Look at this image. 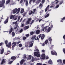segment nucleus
<instances>
[{
	"mask_svg": "<svg viewBox=\"0 0 65 65\" xmlns=\"http://www.w3.org/2000/svg\"><path fill=\"white\" fill-rule=\"evenodd\" d=\"M19 47H22V44H19Z\"/></svg>",
	"mask_w": 65,
	"mask_h": 65,
	"instance_id": "obj_54",
	"label": "nucleus"
},
{
	"mask_svg": "<svg viewBox=\"0 0 65 65\" xmlns=\"http://www.w3.org/2000/svg\"><path fill=\"white\" fill-rule=\"evenodd\" d=\"M57 62H59L60 63H62V61L61 59H59L57 60Z\"/></svg>",
	"mask_w": 65,
	"mask_h": 65,
	"instance_id": "obj_22",
	"label": "nucleus"
},
{
	"mask_svg": "<svg viewBox=\"0 0 65 65\" xmlns=\"http://www.w3.org/2000/svg\"><path fill=\"white\" fill-rule=\"evenodd\" d=\"M18 25L16 26V27H14V29L15 30L17 28H18Z\"/></svg>",
	"mask_w": 65,
	"mask_h": 65,
	"instance_id": "obj_53",
	"label": "nucleus"
},
{
	"mask_svg": "<svg viewBox=\"0 0 65 65\" xmlns=\"http://www.w3.org/2000/svg\"><path fill=\"white\" fill-rule=\"evenodd\" d=\"M36 9H33V14H34L35 12V11H36Z\"/></svg>",
	"mask_w": 65,
	"mask_h": 65,
	"instance_id": "obj_45",
	"label": "nucleus"
},
{
	"mask_svg": "<svg viewBox=\"0 0 65 65\" xmlns=\"http://www.w3.org/2000/svg\"><path fill=\"white\" fill-rule=\"evenodd\" d=\"M10 2V0H8L7 1L6 3V4H8Z\"/></svg>",
	"mask_w": 65,
	"mask_h": 65,
	"instance_id": "obj_27",
	"label": "nucleus"
},
{
	"mask_svg": "<svg viewBox=\"0 0 65 65\" xmlns=\"http://www.w3.org/2000/svg\"><path fill=\"white\" fill-rule=\"evenodd\" d=\"M3 6H4V4L1 3L0 4V7H2Z\"/></svg>",
	"mask_w": 65,
	"mask_h": 65,
	"instance_id": "obj_36",
	"label": "nucleus"
},
{
	"mask_svg": "<svg viewBox=\"0 0 65 65\" xmlns=\"http://www.w3.org/2000/svg\"><path fill=\"white\" fill-rule=\"evenodd\" d=\"M36 37V36L35 35L34 36L32 37V38H31V40H34V39Z\"/></svg>",
	"mask_w": 65,
	"mask_h": 65,
	"instance_id": "obj_18",
	"label": "nucleus"
},
{
	"mask_svg": "<svg viewBox=\"0 0 65 65\" xmlns=\"http://www.w3.org/2000/svg\"><path fill=\"white\" fill-rule=\"evenodd\" d=\"M23 31V28H22L19 31V33H22Z\"/></svg>",
	"mask_w": 65,
	"mask_h": 65,
	"instance_id": "obj_32",
	"label": "nucleus"
},
{
	"mask_svg": "<svg viewBox=\"0 0 65 65\" xmlns=\"http://www.w3.org/2000/svg\"><path fill=\"white\" fill-rule=\"evenodd\" d=\"M33 42H34V41L32 40L29 42V47H32V46H33V44L34 43Z\"/></svg>",
	"mask_w": 65,
	"mask_h": 65,
	"instance_id": "obj_7",
	"label": "nucleus"
},
{
	"mask_svg": "<svg viewBox=\"0 0 65 65\" xmlns=\"http://www.w3.org/2000/svg\"><path fill=\"white\" fill-rule=\"evenodd\" d=\"M26 35V37H29V34H28Z\"/></svg>",
	"mask_w": 65,
	"mask_h": 65,
	"instance_id": "obj_55",
	"label": "nucleus"
},
{
	"mask_svg": "<svg viewBox=\"0 0 65 65\" xmlns=\"http://www.w3.org/2000/svg\"><path fill=\"white\" fill-rule=\"evenodd\" d=\"M33 1V2L34 3V2H35V1H36V0H30L29 2V3L30 4H31V2H32V1Z\"/></svg>",
	"mask_w": 65,
	"mask_h": 65,
	"instance_id": "obj_26",
	"label": "nucleus"
},
{
	"mask_svg": "<svg viewBox=\"0 0 65 65\" xmlns=\"http://www.w3.org/2000/svg\"><path fill=\"white\" fill-rule=\"evenodd\" d=\"M17 18H18V16H16L15 18H14V20H17Z\"/></svg>",
	"mask_w": 65,
	"mask_h": 65,
	"instance_id": "obj_49",
	"label": "nucleus"
},
{
	"mask_svg": "<svg viewBox=\"0 0 65 65\" xmlns=\"http://www.w3.org/2000/svg\"><path fill=\"white\" fill-rule=\"evenodd\" d=\"M34 61H35V60L34 59V57H32V58L31 59L32 62H34Z\"/></svg>",
	"mask_w": 65,
	"mask_h": 65,
	"instance_id": "obj_40",
	"label": "nucleus"
},
{
	"mask_svg": "<svg viewBox=\"0 0 65 65\" xmlns=\"http://www.w3.org/2000/svg\"><path fill=\"white\" fill-rule=\"evenodd\" d=\"M44 43H45V44H47V43H48V40H46L45 42H44Z\"/></svg>",
	"mask_w": 65,
	"mask_h": 65,
	"instance_id": "obj_39",
	"label": "nucleus"
},
{
	"mask_svg": "<svg viewBox=\"0 0 65 65\" xmlns=\"http://www.w3.org/2000/svg\"><path fill=\"white\" fill-rule=\"evenodd\" d=\"M4 48H2L1 52V54H3V53H4Z\"/></svg>",
	"mask_w": 65,
	"mask_h": 65,
	"instance_id": "obj_23",
	"label": "nucleus"
},
{
	"mask_svg": "<svg viewBox=\"0 0 65 65\" xmlns=\"http://www.w3.org/2000/svg\"><path fill=\"white\" fill-rule=\"evenodd\" d=\"M34 58L35 61H37L38 60V59L37 58Z\"/></svg>",
	"mask_w": 65,
	"mask_h": 65,
	"instance_id": "obj_63",
	"label": "nucleus"
},
{
	"mask_svg": "<svg viewBox=\"0 0 65 65\" xmlns=\"http://www.w3.org/2000/svg\"><path fill=\"white\" fill-rule=\"evenodd\" d=\"M31 57L32 56L31 55H29L27 58V60H30V59H31Z\"/></svg>",
	"mask_w": 65,
	"mask_h": 65,
	"instance_id": "obj_17",
	"label": "nucleus"
},
{
	"mask_svg": "<svg viewBox=\"0 0 65 65\" xmlns=\"http://www.w3.org/2000/svg\"><path fill=\"white\" fill-rule=\"evenodd\" d=\"M31 20H32V18H31L28 19L27 21L26 22V25H28V24H30V22L31 21Z\"/></svg>",
	"mask_w": 65,
	"mask_h": 65,
	"instance_id": "obj_5",
	"label": "nucleus"
},
{
	"mask_svg": "<svg viewBox=\"0 0 65 65\" xmlns=\"http://www.w3.org/2000/svg\"><path fill=\"white\" fill-rule=\"evenodd\" d=\"M8 19H9V17H7V18L4 22V23L5 24H7V23H8Z\"/></svg>",
	"mask_w": 65,
	"mask_h": 65,
	"instance_id": "obj_11",
	"label": "nucleus"
},
{
	"mask_svg": "<svg viewBox=\"0 0 65 65\" xmlns=\"http://www.w3.org/2000/svg\"><path fill=\"white\" fill-rule=\"evenodd\" d=\"M34 52H39V50L38 49H36L35 50H34Z\"/></svg>",
	"mask_w": 65,
	"mask_h": 65,
	"instance_id": "obj_48",
	"label": "nucleus"
},
{
	"mask_svg": "<svg viewBox=\"0 0 65 65\" xmlns=\"http://www.w3.org/2000/svg\"><path fill=\"white\" fill-rule=\"evenodd\" d=\"M63 3V1H61L60 2V3H59V5H61V4H62Z\"/></svg>",
	"mask_w": 65,
	"mask_h": 65,
	"instance_id": "obj_38",
	"label": "nucleus"
},
{
	"mask_svg": "<svg viewBox=\"0 0 65 65\" xmlns=\"http://www.w3.org/2000/svg\"><path fill=\"white\" fill-rule=\"evenodd\" d=\"M1 3L3 4H4L5 3V0H2V2H1Z\"/></svg>",
	"mask_w": 65,
	"mask_h": 65,
	"instance_id": "obj_30",
	"label": "nucleus"
},
{
	"mask_svg": "<svg viewBox=\"0 0 65 65\" xmlns=\"http://www.w3.org/2000/svg\"><path fill=\"white\" fill-rule=\"evenodd\" d=\"M33 13V11H30L28 13L29 15H31Z\"/></svg>",
	"mask_w": 65,
	"mask_h": 65,
	"instance_id": "obj_24",
	"label": "nucleus"
},
{
	"mask_svg": "<svg viewBox=\"0 0 65 65\" xmlns=\"http://www.w3.org/2000/svg\"><path fill=\"white\" fill-rule=\"evenodd\" d=\"M45 59L46 60H47V59H49V57L48 56H46L45 57Z\"/></svg>",
	"mask_w": 65,
	"mask_h": 65,
	"instance_id": "obj_58",
	"label": "nucleus"
},
{
	"mask_svg": "<svg viewBox=\"0 0 65 65\" xmlns=\"http://www.w3.org/2000/svg\"><path fill=\"white\" fill-rule=\"evenodd\" d=\"M34 56H37V57H40V52H34Z\"/></svg>",
	"mask_w": 65,
	"mask_h": 65,
	"instance_id": "obj_4",
	"label": "nucleus"
},
{
	"mask_svg": "<svg viewBox=\"0 0 65 65\" xmlns=\"http://www.w3.org/2000/svg\"><path fill=\"white\" fill-rule=\"evenodd\" d=\"M12 37H14L15 36V33L14 32H12Z\"/></svg>",
	"mask_w": 65,
	"mask_h": 65,
	"instance_id": "obj_33",
	"label": "nucleus"
},
{
	"mask_svg": "<svg viewBox=\"0 0 65 65\" xmlns=\"http://www.w3.org/2000/svg\"><path fill=\"white\" fill-rule=\"evenodd\" d=\"M63 63L64 64H65V60L64 59L63 61Z\"/></svg>",
	"mask_w": 65,
	"mask_h": 65,
	"instance_id": "obj_60",
	"label": "nucleus"
},
{
	"mask_svg": "<svg viewBox=\"0 0 65 65\" xmlns=\"http://www.w3.org/2000/svg\"><path fill=\"white\" fill-rule=\"evenodd\" d=\"M47 27H48V26H46V27H44V29H45V30H47Z\"/></svg>",
	"mask_w": 65,
	"mask_h": 65,
	"instance_id": "obj_52",
	"label": "nucleus"
},
{
	"mask_svg": "<svg viewBox=\"0 0 65 65\" xmlns=\"http://www.w3.org/2000/svg\"><path fill=\"white\" fill-rule=\"evenodd\" d=\"M51 53L52 55H55L56 56H57V53L56 52H54L53 51H51Z\"/></svg>",
	"mask_w": 65,
	"mask_h": 65,
	"instance_id": "obj_10",
	"label": "nucleus"
},
{
	"mask_svg": "<svg viewBox=\"0 0 65 65\" xmlns=\"http://www.w3.org/2000/svg\"><path fill=\"white\" fill-rule=\"evenodd\" d=\"M10 54V51H8L7 52V54H6V55H8V54Z\"/></svg>",
	"mask_w": 65,
	"mask_h": 65,
	"instance_id": "obj_42",
	"label": "nucleus"
},
{
	"mask_svg": "<svg viewBox=\"0 0 65 65\" xmlns=\"http://www.w3.org/2000/svg\"><path fill=\"white\" fill-rule=\"evenodd\" d=\"M13 24H14L15 25H17V22H13Z\"/></svg>",
	"mask_w": 65,
	"mask_h": 65,
	"instance_id": "obj_61",
	"label": "nucleus"
},
{
	"mask_svg": "<svg viewBox=\"0 0 65 65\" xmlns=\"http://www.w3.org/2000/svg\"><path fill=\"white\" fill-rule=\"evenodd\" d=\"M5 62H5V60L3 59L1 63V64H4V63H5Z\"/></svg>",
	"mask_w": 65,
	"mask_h": 65,
	"instance_id": "obj_20",
	"label": "nucleus"
},
{
	"mask_svg": "<svg viewBox=\"0 0 65 65\" xmlns=\"http://www.w3.org/2000/svg\"><path fill=\"white\" fill-rule=\"evenodd\" d=\"M45 2V0H42L41 1V3L42 4H43Z\"/></svg>",
	"mask_w": 65,
	"mask_h": 65,
	"instance_id": "obj_50",
	"label": "nucleus"
},
{
	"mask_svg": "<svg viewBox=\"0 0 65 65\" xmlns=\"http://www.w3.org/2000/svg\"><path fill=\"white\" fill-rule=\"evenodd\" d=\"M14 16H13V15H11L10 17V19H12L13 18H14Z\"/></svg>",
	"mask_w": 65,
	"mask_h": 65,
	"instance_id": "obj_47",
	"label": "nucleus"
},
{
	"mask_svg": "<svg viewBox=\"0 0 65 65\" xmlns=\"http://www.w3.org/2000/svg\"><path fill=\"white\" fill-rule=\"evenodd\" d=\"M29 28V26H27L25 27L24 28V30H26L28 29Z\"/></svg>",
	"mask_w": 65,
	"mask_h": 65,
	"instance_id": "obj_13",
	"label": "nucleus"
},
{
	"mask_svg": "<svg viewBox=\"0 0 65 65\" xmlns=\"http://www.w3.org/2000/svg\"><path fill=\"white\" fill-rule=\"evenodd\" d=\"M28 1L27 0L26 1V6H27V5H28Z\"/></svg>",
	"mask_w": 65,
	"mask_h": 65,
	"instance_id": "obj_43",
	"label": "nucleus"
},
{
	"mask_svg": "<svg viewBox=\"0 0 65 65\" xmlns=\"http://www.w3.org/2000/svg\"><path fill=\"white\" fill-rule=\"evenodd\" d=\"M59 7V5H57L55 7V8H57Z\"/></svg>",
	"mask_w": 65,
	"mask_h": 65,
	"instance_id": "obj_51",
	"label": "nucleus"
},
{
	"mask_svg": "<svg viewBox=\"0 0 65 65\" xmlns=\"http://www.w3.org/2000/svg\"><path fill=\"white\" fill-rule=\"evenodd\" d=\"M48 40L49 41H50V43L51 44V45H52L51 47H52L54 45H52V41H53V39H52V37H50L48 38Z\"/></svg>",
	"mask_w": 65,
	"mask_h": 65,
	"instance_id": "obj_8",
	"label": "nucleus"
},
{
	"mask_svg": "<svg viewBox=\"0 0 65 65\" xmlns=\"http://www.w3.org/2000/svg\"><path fill=\"white\" fill-rule=\"evenodd\" d=\"M20 18H21V16H20V15L19 16H18V20H17V21H18V22H19V21H20Z\"/></svg>",
	"mask_w": 65,
	"mask_h": 65,
	"instance_id": "obj_34",
	"label": "nucleus"
},
{
	"mask_svg": "<svg viewBox=\"0 0 65 65\" xmlns=\"http://www.w3.org/2000/svg\"><path fill=\"white\" fill-rule=\"evenodd\" d=\"M30 34L31 35H33V34H34V31H32L31 32H30Z\"/></svg>",
	"mask_w": 65,
	"mask_h": 65,
	"instance_id": "obj_31",
	"label": "nucleus"
},
{
	"mask_svg": "<svg viewBox=\"0 0 65 65\" xmlns=\"http://www.w3.org/2000/svg\"><path fill=\"white\" fill-rule=\"evenodd\" d=\"M48 62L49 64H53V62H52V60L51 59L49 60L48 61Z\"/></svg>",
	"mask_w": 65,
	"mask_h": 65,
	"instance_id": "obj_16",
	"label": "nucleus"
},
{
	"mask_svg": "<svg viewBox=\"0 0 65 65\" xmlns=\"http://www.w3.org/2000/svg\"><path fill=\"white\" fill-rule=\"evenodd\" d=\"M45 54H43L41 55L40 59L41 60H43V59H45Z\"/></svg>",
	"mask_w": 65,
	"mask_h": 65,
	"instance_id": "obj_6",
	"label": "nucleus"
},
{
	"mask_svg": "<svg viewBox=\"0 0 65 65\" xmlns=\"http://www.w3.org/2000/svg\"><path fill=\"white\" fill-rule=\"evenodd\" d=\"M63 39H65V35H64L63 36Z\"/></svg>",
	"mask_w": 65,
	"mask_h": 65,
	"instance_id": "obj_64",
	"label": "nucleus"
},
{
	"mask_svg": "<svg viewBox=\"0 0 65 65\" xmlns=\"http://www.w3.org/2000/svg\"><path fill=\"white\" fill-rule=\"evenodd\" d=\"M40 33V30H37L36 31V34H39Z\"/></svg>",
	"mask_w": 65,
	"mask_h": 65,
	"instance_id": "obj_15",
	"label": "nucleus"
},
{
	"mask_svg": "<svg viewBox=\"0 0 65 65\" xmlns=\"http://www.w3.org/2000/svg\"><path fill=\"white\" fill-rule=\"evenodd\" d=\"M34 23V20H32L31 23H30V25H32V24Z\"/></svg>",
	"mask_w": 65,
	"mask_h": 65,
	"instance_id": "obj_41",
	"label": "nucleus"
},
{
	"mask_svg": "<svg viewBox=\"0 0 65 65\" xmlns=\"http://www.w3.org/2000/svg\"><path fill=\"white\" fill-rule=\"evenodd\" d=\"M49 7H50V5H48L45 9V12H46L47 11V9H48Z\"/></svg>",
	"mask_w": 65,
	"mask_h": 65,
	"instance_id": "obj_21",
	"label": "nucleus"
},
{
	"mask_svg": "<svg viewBox=\"0 0 65 65\" xmlns=\"http://www.w3.org/2000/svg\"><path fill=\"white\" fill-rule=\"evenodd\" d=\"M43 5H42V3H40L39 5V7H40L41 8L42 7Z\"/></svg>",
	"mask_w": 65,
	"mask_h": 65,
	"instance_id": "obj_44",
	"label": "nucleus"
},
{
	"mask_svg": "<svg viewBox=\"0 0 65 65\" xmlns=\"http://www.w3.org/2000/svg\"><path fill=\"white\" fill-rule=\"evenodd\" d=\"M37 38H36L35 40H39V38H38V36L37 37Z\"/></svg>",
	"mask_w": 65,
	"mask_h": 65,
	"instance_id": "obj_37",
	"label": "nucleus"
},
{
	"mask_svg": "<svg viewBox=\"0 0 65 65\" xmlns=\"http://www.w3.org/2000/svg\"><path fill=\"white\" fill-rule=\"evenodd\" d=\"M23 1H24L23 0H21V1L20 2V3L21 4V3H22L23 2Z\"/></svg>",
	"mask_w": 65,
	"mask_h": 65,
	"instance_id": "obj_59",
	"label": "nucleus"
},
{
	"mask_svg": "<svg viewBox=\"0 0 65 65\" xmlns=\"http://www.w3.org/2000/svg\"><path fill=\"white\" fill-rule=\"evenodd\" d=\"M51 29H52V28H51L50 27H49L48 28L47 30V33H48V32H49L51 30Z\"/></svg>",
	"mask_w": 65,
	"mask_h": 65,
	"instance_id": "obj_19",
	"label": "nucleus"
},
{
	"mask_svg": "<svg viewBox=\"0 0 65 65\" xmlns=\"http://www.w3.org/2000/svg\"><path fill=\"white\" fill-rule=\"evenodd\" d=\"M12 30H13V28L12 27H11L10 30L9 31V34H10L12 32Z\"/></svg>",
	"mask_w": 65,
	"mask_h": 65,
	"instance_id": "obj_14",
	"label": "nucleus"
},
{
	"mask_svg": "<svg viewBox=\"0 0 65 65\" xmlns=\"http://www.w3.org/2000/svg\"><path fill=\"white\" fill-rule=\"evenodd\" d=\"M23 58L24 59H25L26 58V55L25 54H24L23 56Z\"/></svg>",
	"mask_w": 65,
	"mask_h": 65,
	"instance_id": "obj_46",
	"label": "nucleus"
},
{
	"mask_svg": "<svg viewBox=\"0 0 65 65\" xmlns=\"http://www.w3.org/2000/svg\"><path fill=\"white\" fill-rule=\"evenodd\" d=\"M53 25H52V24H50L48 26V27H51V28H53Z\"/></svg>",
	"mask_w": 65,
	"mask_h": 65,
	"instance_id": "obj_28",
	"label": "nucleus"
},
{
	"mask_svg": "<svg viewBox=\"0 0 65 65\" xmlns=\"http://www.w3.org/2000/svg\"><path fill=\"white\" fill-rule=\"evenodd\" d=\"M13 62V61H10L9 62V64H11Z\"/></svg>",
	"mask_w": 65,
	"mask_h": 65,
	"instance_id": "obj_56",
	"label": "nucleus"
},
{
	"mask_svg": "<svg viewBox=\"0 0 65 65\" xmlns=\"http://www.w3.org/2000/svg\"><path fill=\"white\" fill-rule=\"evenodd\" d=\"M27 39V38L25 37H24L23 38V40H25V39Z\"/></svg>",
	"mask_w": 65,
	"mask_h": 65,
	"instance_id": "obj_57",
	"label": "nucleus"
},
{
	"mask_svg": "<svg viewBox=\"0 0 65 65\" xmlns=\"http://www.w3.org/2000/svg\"><path fill=\"white\" fill-rule=\"evenodd\" d=\"M24 9H22L21 10V13H22L24 12Z\"/></svg>",
	"mask_w": 65,
	"mask_h": 65,
	"instance_id": "obj_35",
	"label": "nucleus"
},
{
	"mask_svg": "<svg viewBox=\"0 0 65 65\" xmlns=\"http://www.w3.org/2000/svg\"><path fill=\"white\" fill-rule=\"evenodd\" d=\"M20 10H21V8H18V9H17V8L14 9H13V13L14 14L16 13L18 11L17 13V14H18V13H19V12H20Z\"/></svg>",
	"mask_w": 65,
	"mask_h": 65,
	"instance_id": "obj_1",
	"label": "nucleus"
},
{
	"mask_svg": "<svg viewBox=\"0 0 65 65\" xmlns=\"http://www.w3.org/2000/svg\"><path fill=\"white\" fill-rule=\"evenodd\" d=\"M38 37L39 38H41V40L42 41L45 37V35L44 34H40L39 35Z\"/></svg>",
	"mask_w": 65,
	"mask_h": 65,
	"instance_id": "obj_3",
	"label": "nucleus"
},
{
	"mask_svg": "<svg viewBox=\"0 0 65 65\" xmlns=\"http://www.w3.org/2000/svg\"><path fill=\"white\" fill-rule=\"evenodd\" d=\"M16 58L15 56H13L11 57V60H13V61H14V60H15L16 59Z\"/></svg>",
	"mask_w": 65,
	"mask_h": 65,
	"instance_id": "obj_12",
	"label": "nucleus"
},
{
	"mask_svg": "<svg viewBox=\"0 0 65 65\" xmlns=\"http://www.w3.org/2000/svg\"><path fill=\"white\" fill-rule=\"evenodd\" d=\"M8 43V41L7 40H6L5 41V44L6 45V46L7 47H8V48H10V47H11V42H9L8 44H7Z\"/></svg>",
	"mask_w": 65,
	"mask_h": 65,
	"instance_id": "obj_2",
	"label": "nucleus"
},
{
	"mask_svg": "<svg viewBox=\"0 0 65 65\" xmlns=\"http://www.w3.org/2000/svg\"><path fill=\"white\" fill-rule=\"evenodd\" d=\"M13 45L12 47V48H14V47L17 44V42H13L12 44V45H13Z\"/></svg>",
	"mask_w": 65,
	"mask_h": 65,
	"instance_id": "obj_9",
	"label": "nucleus"
},
{
	"mask_svg": "<svg viewBox=\"0 0 65 65\" xmlns=\"http://www.w3.org/2000/svg\"><path fill=\"white\" fill-rule=\"evenodd\" d=\"M24 62H25V60L24 59H22L21 60V61L20 62V63L21 64H23V63H24Z\"/></svg>",
	"mask_w": 65,
	"mask_h": 65,
	"instance_id": "obj_25",
	"label": "nucleus"
},
{
	"mask_svg": "<svg viewBox=\"0 0 65 65\" xmlns=\"http://www.w3.org/2000/svg\"><path fill=\"white\" fill-rule=\"evenodd\" d=\"M50 16V14L48 13L45 16V18H47V17H48Z\"/></svg>",
	"mask_w": 65,
	"mask_h": 65,
	"instance_id": "obj_29",
	"label": "nucleus"
},
{
	"mask_svg": "<svg viewBox=\"0 0 65 65\" xmlns=\"http://www.w3.org/2000/svg\"><path fill=\"white\" fill-rule=\"evenodd\" d=\"M37 65H42V64H41V63H37Z\"/></svg>",
	"mask_w": 65,
	"mask_h": 65,
	"instance_id": "obj_62",
	"label": "nucleus"
}]
</instances>
